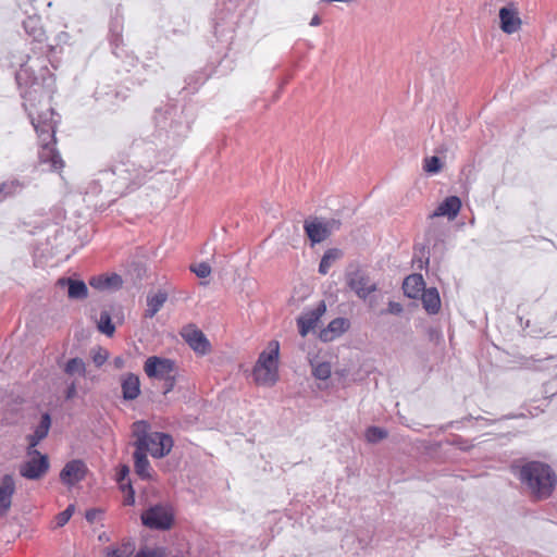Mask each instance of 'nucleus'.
<instances>
[{
  "mask_svg": "<svg viewBox=\"0 0 557 557\" xmlns=\"http://www.w3.org/2000/svg\"><path fill=\"white\" fill-rule=\"evenodd\" d=\"M162 380L164 381L163 394L166 395L168 393H170L174 388V385H175V373H173V374H171V376L164 377Z\"/></svg>",
  "mask_w": 557,
  "mask_h": 557,
  "instance_id": "obj_42",
  "label": "nucleus"
},
{
  "mask_svg": "<svg viewBox=\"0 0 557 557\" xmlns=\"http://www.w3.org/2000/svg\"><path fill=\"white\" fill-rule=\"evenodd\" d=\"M304 228L312 244H319L329 237V231L325 228L322 219L305 221Z\"/></svg>",
  "mask_w": 557,
  "mask_h": 557,
  "instance_id": "obj_20",
  "label": "nucleus"
},
{
  "mask_svg": "<svg viewBox=\"0 0 557 557\" xmlns=\"http://www.w3.org/2000/svg\"><path fill=\"white\" fill-rule=\"evenodd\" d=\"M122 277L115 273L110 275L94 276L89 280V285L92 288L100 290L117 289L122 286Z\"/></svg>",
  "mask_w": 557,
  "mask_h": 557,
  "instance_id": "obj_22",
  "label": "nucleus"
},
{
  "mask_svg": "<svg viewBox=\"0 0 557 557\" xmlns=\"http://www.w3.org/2000/svg\"><path fill=\"white\" fill-rule=\"evenodd\" d=\"M141 522L149 529L165 531L171 529L174 515L170 507L157 504L141 513Z\"/></svg>",
  "mask_w": 557,
  "mask_h": 557,
  "instance_id": "obj_7",
  "label": "nucleus"
},
{
  "mask_svg": "<svg viewBox=\"0 0 557 557\" xmlns=\"http://www.w3.org/2000/svg\"><path fill=\"white\" fill-rule=\"evenodd\" d=\"M346 283L361 299H366L371 293L376 290V284L372 283L369 275L359 269L347 272Z\"/></svg>",
  "mask_w": 557,
  "mask_h": 557,
  "instance_id": "obj_8",
  "label": "nucleus"
},
{
  "mask_svg": "<svg viewBox=\"0 0 557 557\" xmlns=\"http://www.w3.org/2000/svg\"><path fill=\"white\" fill-rule=\"evenodd\" d=\"M153 121L160 134L164 133L173 140H178L186 137L194 121L193 108L168 103L156 109Z\"/></svg>",
  "mask_w": 557,
  "mask_h": 557,
  "instance_id": "obj_5",
  "label": "nucleus"
},
{
  "mask_svg": "<svg viewBox=\"0 0 557 557\" xmlns=\"http://www.w3.org/2000/svg\"><path fill=\"white\" fill-rule=\"evenodd\" d=\"M128 487H129V494L127 495L126 499H125V505H133L134 502H135V498H134V491L131 486V484L128 483Z\"/></svg>",
  "mask_w": 557,
  "mask_h": 557,
  "instance_id": "obj_48",
  "label": "nucleus"
},
{
  "mask_svg": "<svg viewBox=\"0 0 557 557\" xmlns=\"http://www.w3.org/2000/svg\"><path fill=\"white\" fill-rule=\"evenodd\" d=\"M129 550L126 546L123 548H113L107 552L106 557H128Z\"/></svg>",
  "mask_w": 557,
  "mask_h": 557,
  "instance_id": "obj_41",
  "label": "nucleus"
},
{
  "mask_svg": "<svg viewBox=\"0 0 557 557\" xmlns=\"http://www.w3.org/2000/svg\"><path fill=\"white\" fill-rule=\"evenodd\" d=\"M321 24V18L318 15H314L310 21V26H318Z\"/></svg>",
  "mask_w": 557,
  "mask_h": 557,
  "instance_id": "obj_49",
  "label": "nucleus"
},
{
  "mask_svg": "<svg viewBox=\"0 0 557 557\" xmlns=\"http://www.w3.org/2000/svg\"><path fill=\"white\" fill-rule=\"evenodd\" d=\"M122 395L125 400H134L140 394V381L134 373H127L121 381Z\"/></svg>",
  "mask_w": 557,
  "mask_h": 557,
  "instance_id": "obj_21",
  "label": "nucleus"
},
{
  "mask_svg": "<svg viewBox=\"0 0 557 557\" xmlns=\"http://www.w3.org/2000/svg\"><path fill=\"white\" fill-rule=\"evenodd\" d=\"M144 370L149 377L162 380L175 373V362L168 358L151 356L146 359Z\"/></svg>",
  "mask_w": 557,
  "mask_h": 557,
  "instance_id": "obj_10",
  "label": "nucleus"
},
{
  "mask_svg": "<svg viewBox=\"0 0 557 557\" xmlns=\"http://www.w3.org/2000/svg\"><path fill=\"white\" fill-rule=\"evenodd\" d=\"M387 437L386 430L379 426H370L366 431V438L370 443H377Z\"/></svg>",
  "mask_w": 557,
  "mask_h": 557,
  "instance_id": "obj_31",
  "label": "nucleus"
},
{
  "mask_svg": "<svg viewBox=\"0 0 557 557\" xmlns=\"http://www.w3.org/2000/svg\"><path fill=\"white\" fill-rule=\"evenodd\" d=\"M123 25L122 18L117 15L111 20L110 23V35H119L122 34Z\"/></svg>",
  "mask_w": 557,
  "mask_h": 557,
  "instance_id": "obj_38",
  "label": "nucleus"
},
{
  "mask_svg": "<svg viewBox=\"0 0 557 557\" xmlns=\"http://www.w3.org/2000/svg\"><path fill=\"white\" fill-rule=\"evenodd\" d=\"M23 27L26 34L36 42H44L46 40V33L42 28L41 18L38 15L28 16L23 22Z\"/></svg>",
  "mask_w": 557,
  "mask_h": 557,
  "instance_id": "obj_23",
  "label": "nucleus"
},
{
  "mask_svg": "<svg viewBox=\"0 0 557 557\" xmlns=\"http://www.w3.org/2000/svg\"><path fill=\"white\" fill-rule=\"evenodd\" d=\"M325 304L321 301L315 309H312L298 318L297 323L301 336H306L309 331L315 327L318 321L325 312Z\"/></svg>",
  "mask_w": 557,
  "mask_h": 557,
  "instance_id": "obj_14",
  "label": "nucleus"
},
{
  "mask_svg": "<svg viewBox=\"0 0 557 557\" xmlns=\"http://www.w3.org/2000/svg\"><path fill=\"white\" fill-rule=\"evenodd\" d=\"M325 228L329 231V236L334 232L339 230L342 223L336 219L322 220Z\"/></svg>",
  "mask_w": 557,
  "mask_h": 557,
  "instance_id": "obj_40",
  "label": "nucleus"
},
{
  "mask_svg": "<svg viewBox=\"0 0 557 557\" xmlns=\"http://www.w3.org/2000/svg\"><path fill=\"white\" fill-rule=\"evenodd\" d=\"M150 425L147 421L139 420L133 424V435L136 437L134 443V468L135 472L143 480L151 478V467L147 458L149 449V440L153 443L157 441L160 448H151L150 455L153 458H162L166 456L173 447V438L171 435L162 432L149 433Z\"/></svg>",
  "mask_w": 557,
  "mask_h": 557,
  "instance_id": "obj_3",
  "label": "nucleus"
},
{
  "mask_svg": "<svg viewBox=\"0 0 557 557\" xmlns=\"http://www.w3.org/2000/svg\"><path fill=\"white\" fill-rule=\"evenodd\" d=\"M168 299V294L165 292H158L152 296L147 297V309L145 311L146 318H153L159 310L162 308L164 302Z\"/></svg>",
  "mask_w": 557,
  "mask_h": 557,
  "instance_id": "obj_27",
  "label": "nucleus"
},
{
  "mask_svg": "<svg viewBox=\"0 0 557 557\" xmlns=\"http://www.w3.org/2000/svg\"><path fill=\"white\" fill-rule=\"evenodd\" d=\"M30 458L20 466V474L28 480L40 479L49 469V460L46 455L33 453Z\"/></svg>",
  "mask_w": 557,
  "mask_h": 557,
  "instance_id": "obj_9",
  "label": "nucleus"
},
{
  "mask_svg": "<svg viewBox=\"0 0 557 557\" xmlns=\"http://www.w3.org/2000/svg\"><path fill=\"white\" fill-rule=\"evenodd\" d=\"M110 44L113 47V53L116 57H120L119 49L121 45L123 44V37L122 34L119 35H110Z\"/></svg>",
  "mask_w": 557,
  "mask_h": 557,
  "instance_id": "obj_39",
  "label": "nucleus"
},
{
  "mask_svg": "<svg viewBox=\"0 0 557 557\" xmlns=\"http://www.w3.org/2000/svg\"><path fill=\"white\" fill-rule=\"evenodd\" d=\"M114 366L116 368H122L124 366V359L122 357H116L114 359Z\"/></svg>",
  "mask_w": 557,
  "mask_h": 557,
  "instance_id": "obj_50",
  "label": "nucleus"
},
{
  "mask_svg": "<svg viewBox=\"0 0 557 557\" xmlns=\"http://www.w3.org/2000/svg\"><path fill=\"white\" fill-rule=\"evenodd\" d=\"M15 492V482L12 475L5 474L0 480V517L9 511L12 504V496Z\"/></svg>",
  "mask_w": 557,
  "mask_h": 557,
  "instance_id": "obj_15",
  "label": "nucleus"
},
{
  "mask_svg": "<svg viewBox=\"0 0 557 557\" xmlns=\"http://www.w3.org/2000/svg\"><path fill=\"white\" fill-rule=\"evenodd\" d=\"M157 164V149L152 145L136 144L132 157L115 161L109 169L99 173V182L108 185L119 196L138 189Z\"/></svg>",
  "mask_w": 557,
  "mask_h": 557,
  "instance_id": "obj_2",
  "label": "nucleus"
},
{
  "mask_svg": "<svg viewBox=\"0 0 557 557\" xmlns=\"http://www.w3.org/2000/svg\"><path fill=\"white\" fill-rule=\"evenodd\" d=\"M95 96H96L97 100H103L106 102V101H110L113 96L117 97V94L116 92H114V94L113 92H102L101 90L97 89L95 92Z\"/></svg>",
  "mask_w": 557,
  "mask_h": 557,
  "instance_id": "obj_43",
  "label": "nucleus"
},
{
  "mask_svg": "<svg viewBox=\"0 0 557 557\" xmlns=\"http://www.w3.org/2000/svg\"><path fill=\"white\" fill-rule=\"evenodd\" d=\"M517 475L522 485L536 499L548 498L557 484V475L552 467L542 461H528L519 467Z\"/></svg>",
  "mask_w": 557,
  "mask_h": 557,
  "instance_id": "obj_4",
  "label": "nucleus"
},
{
  "mask_svg": "<svg viewBox=\"0 0 557 557\" xmlns=\"http://www.w3.org/2000/svg\"><path fill=\"white\" fill-rule=\"evenodd\" d=\"M181 336L196 354L203 356L211 350L210 342L203 332L194 324L184 326Z\"/></svg>",
  "mask_w": 557,
  "mask_h": 557,
  "instance_id": "obj_11",
  "label": "nucleus"
},
{
  "mask_svg": "<svg viewBox=\"0 0 557 557\" xmlns=\"http://www.w3.org/2000/svg\"><path fill=\"white\" fill-rule=\"evenodd\" d=\"M422 305L430 314H436L441 308V298L435 287L426 288L422 292Z\"/></svg>",
  "mask_w": 557,
  "mask_h": 557,
  "instance_id": "obj_26",
  "label": "nucleus"
},
{
  "mask_svg": "<svg viewBox=\"0 0 557 557\" xmlns=\"http://www.w3.org/2000/svg\"><path fill=\"white\" fill-rule=\"evenodd\" d=\"M500 28L506 34H513L521 27V18L515 9L504 7L499 10Z\"/></svg>",
  "mask_w": 557,
  "mask_h": 557,
  "instance_id": "obj_18",
  "label": "nucleus"
},
{
  "mask_svg": "<svg viewBox=\"0 0 557 557\" xmlns=\"http://www.w3.org/2000/svg\"><path fill=\"white\" fill-rule=\"evenodd\" d=\"M190 271L194 272L198 277L206 278L211 273V268L207 262H199L190 265Z\"/></svg>",
  "mask_w": 557,
  "mask_h": 557,
  "instance_id": "obj_35",
  "label": "nucleus"
},
{
  "mask_svg": "<svg viewBox=\"0 0 557 557\" xmlns=\"http://www.w3.org/2000/svg\"><path fill=\"white\" fill-rule=\"evenodd\" d=\"M350 325V322L346 318H336L332 320L326 329L320 332V338L323 342H331L336 337L344 334Z\"/></svg>",
  "mask_w": 557,
  "mask_h": 557,
  "instance_id": "obj_19",
  "label": "nucleus"
},
{
  "mask_svg": "<svg viewBox=\"0 0 557 557\" xmlns=\"http://www.w3.org/2000/svg\"><path fill=\"white\" fill-rule=\"evenodd\" d=\"M129 469L127 466H122L117 472V481L123 485V481L128 475Z\"/></svg>",
  "mask_w": 557,
  "mask_h": 557,
  "instance_id": "obj_45",
  "label": "nucleus"
},
{
  "mask_svg": "<svg viewBox=\"0 0 557 557\" xmlns=\"http://www.w3.org/2000/svg\"><path fill=\"white\" fill-rule=\"evenodd\" d=\"M26 187V183L18 178H11L0 184V203L5 199L20 195L24 188Z\"/></svg>",
  "mask_w": 557,
  "mask_h": 557,
  "instance_id": "obj_24",
  "label": "nucleus"
},
{
  "mask_svg": "<svg viewBox=\"0 0 557 557\" xmlns=\"http://www.w3.org/2000/svg\"><path fill=\"white\" fill-rule=\"evenodd\" d=\"M75 395H76V384H75V382H72L66 388L65 397H66V399H72L75 397Z\"/></svg>",
  "mask_w": 557,
  "mask_h": 557,
  "instance_id": "obj_46",
  "label": "nucleus"
},
{
  "mask_svg": "<svg viewBox=\"0 0 557 557\" xmlns=\"http://www.w3.org/2000/svg\"><path fill=\"white\" fill-rule=\"evenodd\" d=\"M99 511L97 509H90L86 512V519L89 522H94L98 516Z\"/></svg>",
  "mask_w": 557,
  "mask_h": 557,
  "instance_id": "obj_47",
  "label": "nucleus"
},
{
  "mask_svg": "<svg viewBox=\"0 0 557 557\" xmlns=\"http://www.w3.org/2000/svg\"><path fill=\"white\" fill-rule=\"evenodd\" d=\"M461 208V200L457 196H449L445 198L430 218L447 216L448 220H454Z\"/></svg>",
  "mask_w": 557,
  "mask_h": 557,
  "instance_id": "obj_17",
  "label": "nucleus"
},
{
  "mask_svg": "<svg viewBox=\"0 0 557 557\" xmlns=\"http://www.w3.org/2000/svg\"><path fill=\"white\" fill-rule=\"evenodd\" d=\"M108 357H109L108 351L102 348H98L96 351H94V354L91 356L92 361L97 367H101L102 364H104Z\"/></svg>",
  "mask_w": 557,
  "mask_h": 557,
  "instance_id": "obj_37",
  "label": "nucleus"
},
{
  "mask_svg": "<svg viewBox=\"0 0 557 557\" xmlns=\"http://www.w3.org/2000/svg\"><path fill=\"white\" fill-rule=\"evenodd\" d=\"M73 512H74V505H69L65 510H63L55 517L57 525L63 527L64 524H66L67 521L71 519Z\"/></svg>",
  "mask_w": 557,
  "mask_h": 557,
  "instance_id": "obj_36",
  "label": "nucleus"
},
{
  "mask_svg": "<svg viewBox=\"0 0 557 557\" xmlns=\"http://www.w3.org/2000/svg\"><path fill=\"white\" fill-rule=\"evenodd\" d=\"M64 372L69 375L78 374V375L85 376V373H86L85 362L81 358H72L66 362V364L64 367Z\"/></svg>",
  "mask_w": 557,
  "mask_h": 557,
  "instance_id": "obj_29",
  "label": "nucleus"
},
{
  "mask_svg": "<svg viewBox=\"0 0 557 557\" xmlns=\"http://www.w3.org/2000/svg\"><path fill=\"white\" fill-rule=\"evenodd\" d=\"M151 448H160L159 443L157 441L153 443L152 441L149 440V449H148L149 453H150Z\"/></svg>",
  "mask_w": 557,
  "mask_h": 557,
  "instance_id": "obj_51",
  "label": "nucleus"
},
{
  "mask_svg": "<svg viewBox=\"0 0 557 557\" xmlns=\"http://www.w3.org/2000/svg\"><path fill=\"white\" fill-rule=\"evenodd\" d=\"M424 285V280L421 274H411L405 278L403 289L405 295L409 298H417L418 295L425 289Z\"/></svg>",
  "mask_w": 557,
  "mask_h": 557,
  "instance_id": "obj_25",
  "label": "nucleus"
},
{
  "mask_svg": "<svg viewBox=\"0 0 557 557\" xmlns=\"http://www.w3.org/2000/svg\"><path fill=\"white\" fill-rule=\"evenodd\" d=\"M98 329L101 333H103L108 336L113 335V333L115 331V326L112 323L110 313L108 311H101L99 321H98Z\"/></svg>",
  "mask_w": 557,
  "mask_h": 557,
  "instance_id": "obj_30",
  "label": "nucleus"
},
{
  "mask_svg": "<svg viewBox=\"0 0 557 557\" xmlns=\"http://www.w3.org/2000/svg\"><path fill=\"white\" fill-rule=\"evenodd\" d=\"M342 257V251L337 248H331V249H327L321 261H320V264H319V272L323 275H325L331 265L333 264L334 261H336L337 259H339Z\"/></svg>",
  "mask_w": 557,
  "mask_h": 557,
  "instance_id": "obj_28",
  "label": "nucleus"
},
{
  "mask_svg": "<svg viewBox=\"0 0 557 557\" xmlns=\"http://www.w3.org/2000/svg\"><path fill=\"white\" fill-rule=\"evenodd\" d=\"M331 364L329 362H320L312 369V375L318 379L325 381L331 376Z\"/></svg>",
  "mask_w": 557,
  "mask_h": 557,
  "instance_id": "obj_32",
  "label": "nucleus"
},
{
  "mask_svg": "<svg viewBox=\"0 0 557 557\" xmlns=\"http://www.w3.org/2000/svg\"><path fill=\"white\" fill-rule=\"evenodd\" d=\"M51 426V417L48 412L41 414L39 424L35 428L33 434L27 436L28 447L27 456H32L33 453H37L36 446L44 440L49 433Z\"/></svg>",
  "mask_w": 557,
  "mask_h": 557,
  "instance_id": "obj_13",
  "label": "nucleus"
},
{
  "mask_svg": "<svg viewBox=\"0 0 557 557\" xmlns=\"http://www.w3.org/2000/svg\"><path fill=\"white\" fill-rule=\"evenodd\" d=\"M387 310L392 314H400L403 312V306L399 302L389 301Z\"/></svg>",
  "mask_w": 557,
  "mask_h": 557,
  "instance_id": "obj_44",
  "label": "nucleus"
},
{
  "mask_svg": "<svg viewBox=\"0 0 557 557\" xmlns=\"http://www.w3.org/2000/svg\"><path fill=\"white\" fill-rule=\"evenodd\" d=\"M47 62L44 57H27L26 62L20 64V70L15 73V79L24 100L23 107L27 111L39 138V162L47 164L52 171H58L64 166V162L55 149L58 124L55 113L50 107L41 112L36 110L37 103L47 101V104H49L55 88V79L48 69Z\"/></svg>",
  "mask_w": 557,
  "mask_h": 557,
  "instance_id": "obj_1",
  "label": "nucleus"
},
{
  "mask_svg": "<svg viewBox=\"0 0 557 557\" xmlns=\"http://www.w3.org/2000/svg\"><path fill=\"white\" fill-rule=\"evenodd\" d=\"M442 168L441 159L436 156H432L424 160L423 169L428 173H437Z\"/></svg>",
  "mask_w": 557,
  "mask_h": 557,
  "instance_id": "obj_34",
  "label": "nucleus"
},
{
  "mask_svg": "<svg viewBox=\"0 0 557 557\" xmlns=\"http://www.w3.org/2000/svg\"><path fill=\"white\" fill-rule=\"evenodd\" d=\"M134 557H165L164 548L148 547L140 548Z\"/></svg>",
  "mask_w": 557,
  "mask_h": 557,
  "instance_id": "obj_33",
  "label": "nucleus"
},
{
  "mask_svg": "<svg viewBox=\"0 0 557 557\" xmlns=\"http://www.w3.org/2000/svg\"><path fill=\"white\" fill-rule=\"evenodd\" d=\"M85 472V463L79 459H74L69 461L61 470L60 479L64 484L73 486L84 479Z\"/></svg>",
  "mask_w": 557,
  "mask_h": 557,
  "instance_id": "obj_12",
  "label": "nucleus"
},
{
  "mask_svg": "<svg viewBox=\"0 0 557 557\" xmlns=\"http://www.w3.org/2000/svg\"><path fill=\"white\" fill-rule=\"evenodd\" d=\"M57 286L60 288H67V296L70 299H85L88 296V288L84 281L75 280L72 277H60L57 281Z\"/></svg>",
  "mask_w": 557,
  "mask_h": 557,
  "instance_id": "obj_16",
  "label": "nucleus"
},
{
  "mask_svg": "<svg viewBox=\"0 0 557 557\" xmlns=\"http://www.w3.org/2000/svg\"><path fill=\"white\" fill-rule=\"evenodd\" d=\"M280 342L272 339L267 348L259 354L252 369L255 382L260 386L271 387L280 379L278 374Z\"/></svg>",
  "mask_w": 557,
  "mask_h": 557,
  "instance_id": "obj_6",
  "label": "nucleus"
}]
</instances>
